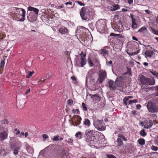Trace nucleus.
I'll use <instances>...</instances> for the list:
<instances>
[{
  "mask_svg": "<svg viewBox=\"0 0 158 158\" xmlns=\"http://www.w3.org/2000/svg\"><path fill=\"white\" fill-rule=\"evenodd\" d=\"M110 36L112 37L110 38V41L114 44V45H122L123 44L124 37L121 34L111 33Z\"/></svg>",
  "mask_w": 158,
  "mask_h": 158,
  "instance_id": "nucleus-1",
  "label": "nucleus"
},
{
  "mask_svg": "<svg viewBox=\"0 0 158 158\" xmlns=\"http://www.w3.org/2000/svg\"><path fill=\"white\" fill-rule=\"evenodd\" d=\"M90 6L83 7L80 10V16L83 20L88 21L89 19L90 14L93 11Z\"/></svg>",
  "mask_w": 158,
  "mask_h": 158,
  "instance_id": "nucleus-2",
  "label": "nucleus"
},
{
  "mask_svg": "<svg viewBox=\"0 0 158 158\" xmlns=\"http://www.w3.org/2000/svg\"><path fill=\"white\" fill-rule=\"evenodd\" d=\"M27 9L28 11H31L29 14H27V19L29 21L33 22L36 18L39 10L36 8L30 6H28Z\"/></svg>",
  "mask_w": 158,
  "mask_h": 158,
  "instance_id": "nucleus-3",
  "label": "nucleus"
},
{
  "mask_svg": "<svg viewBox=\"0 0 158 158\" xmlns=\"http://www.w3.org/2000/svg\"><path fill=\"white\" fill-rule=\"evenodd\" d=\"M95 133L94 131L90 130H87L85 132V137L86 138V141L90 143L93 142L95 138L94 135Z\"/></svg>",
  "mask_w": 158,
  "mask_h": 158,
  "instance_id": "nucleus-4",
  "label": "nucleus"
},
{
  "mask_svg": "<svg viewBox=\"0 0 158 158\" xmlns=\"http://www.w3.org/2000/svg\"><path fill=\"white\" fill-rule=\"evenodd\" d=\"M93 125L95 128L99 131H105L106 129V126L103 122V120L99 119L94 120L93 122Z\"/></svg>",
  "mask_w": 158,
  "mask_h": 158,
  "instance_id": "nucleus-5",
  "label": "nucleus"
},
{
  "mask_svg": "<svg viewBox=\"0 0 158 158\" xmlns=\"http://www.w3.org/2000/svg\"><path fill=\"white\" fill-rule=\"evenodd\" d=\"M16 10L17 12H18V15H17V21L21 22L23 21L25 19V17L26 14L25 10L22 8H16Z\"/></svg>",
  "mask_w": 158,
  "mask_h": 158,
  "instance_id": "nucleus-6",
  "label": "nucleus"
},
{
  "mask_svg": "<svg viewBox=\"0 0 158 158\" xmlns=\"http://www.w3.org/2000/svg\"><path fill=\"white\" fill-rule=\"evenodd\" d=\"M21 147V142L18 141L14 138L10 139V147L11 149L15 148L20 149Z\"/></svg>",
  "mask_w": 158,
  "mask_h": 158,
  "instance_id": "nucleus-7",
  "label": "nucleus"
},
{
  "mask_svg": "<svg viewBox=\"0 0 158 158\" xmlns=\"http://www.w3.org/2000/svg\"><path fill=\"white\" fill-rule=\"evenodd\" d=\"M86 54L83 55L80 58L81 61L80 62L79 59H77L76 61L75 65L78 67H83L86 63V60L85 58Z\"/></svg>",
  "mask_w": 158,
  "mask_h": 158,
  "instance_id": "nucleus-8",
  "label": "nucleus"
},
{
  "mask_svg": "<svg viewBox=\"0 0 158 158\" xmlns=\"http://www.w3.org/2000/svg\"><path fill=\"white\" fill-rule=\"evenodd\" d=\"M147 107L149 112L151 113L156 112L158 111V107L156 104L150 102L148 103Z\"/></svg>",
  "mask_w": 158,
  "mask_h": 158,
  "instance_id": "nucleus-9",
  "label": "nucleus"
},
{
  "mask_svg": "<svg viewBox=\"0 0 158 158\" xmlns=\"http://www.w3.org/2000/svg\"><path fill=\"white\" fill-rule=\"evenodd\" d=\"M106 77V73L105 71L100 70L99 71V77L98 78V81L99 83L101 84Z\"/></svg>",
  "mask_w": 158,
  "mask_h": 158,
  "instance_id": "nucleus-10",
  "label": "nucleus"
},
{
  "mask_svg": "<svg viewBox=\"0 0 158 158\" xmlns=\"http://www.w3.org/2000/svg\"><path fill=\"white\" fill-rule=\"evenodd\" d=\"M153 124V122L151 119H150L149 120H145V125L144 126V128L145 129H150L152 126Z\"/></svg>",
  "mask_w": 158,
  "mask_h": 158,
  "instance_id": "nucleus-11",
  "label": "nucleus"
},
{
  "mask_svg": "<svg viewBox=\"0 0 158 158\" xmlns=\"http://www.w3.org/2000/svg\"><path fill=\"white\" fill-rule=\"evenodd\" d=\"M109 87L110 90L114 91L116 89V87L115 84H114V82L111 80H109L108 81Z\"/></svg>",
  "mask_w": 158,
  "mask_h": 158,
  "instance_id": "nucleus-12",
  "label": "nucleus"
},
{
  "mask_svg": "<svg viewBox=\"0 0 158 158\" xmlns=\"http://www.w3.org/2000/svg\"><path fill=\"white\" fill-rule=\"evenodd\" d=\"M8 131H5L0 132V140L2 141L6 139L8 136Z\"/></svg>",
  "mask_w": 158,
  "mask_h": 158,
  "instance_id": "nucleus-13",
  "label": "nucleus"
},
{
  "mask_svg": "<svg viewBox=\"0 0 158 158\" xmlns=\"http://www.w3.org/2000/svg\"><path fill=\"white\" fill-rule=\"evenodd\" d=\"M58 31L62 35H68L69 33V31L68 29L64 26L59 28Z\"/></svg>",
  "mask_w": 158,
  "mask_h": 158,
  "instance_id": "nucleus-14",
  "label": "nucleus"
},
{
  "mask_svg": "<svg viewBox=\"0 0 158 158\" xmlns=\"http://www.w3.org/2000/svg\"><path fill=\"white\" fill-rule=\"evenodd\" d=\"M148 78H146L143 75H141L139 78V81L142 85H147Z\"/></svg>",
  "mask_w": 158,
  "mask_h": 158,
  "instance_id": "nucleus-15",
  "label": "nucleus"
},
{
  "mask_svg": "<svg viewBox=\"0 0 158 158\" xmlns=\"http://www.w3.org/2000/svg\"><path fill=\"white\" fill-rule=\"evenodd\" d=\"M123 81V78L122 76L118 77L115 81V85L118 86L120 87V84Z\"/></svg>",
  "mask_w": 158,
  "mask_h": 158,
  "instance_id": "nucleus-16",
  "label": "nucleus"
},
{
  "mask_svg": "<svg viewBox=\"0 0 158 158\" xmlns=\"http://www.w3.org/2000/svg\"><path fill=\"white\" fill-rule=\"evenodd\" d=\"M155 84V80L153 77L148 78L147 85H154Z\"/></svg>",
  "mask_w": 158,
  "mask_h": 158,
  "instance_id": "nucleus-17",
  "label": "nucleus"
},
{
  "mask_svg": "<svg viewBox=\"0 0 158 158\" xmlns=\"http://www.w3.org/2000/svg\"><path fill=\"white\" fill-rule=\"evenodd\" d=\"M153 53L154 52L153 51V50L150 51L147 50L144 53L145 57L146 58H147L148 57L151 58L152 56V55L153 54Z\"/></svg>",
  "mask_w": 158,
  "mask_h": 158,
  "instance_id": "nucleus-18",
  "label": "nucleus"
},
{
  "mask_svg": "<svg viewBox=\"0 0 158 158\" xmlns=\"http://www.w3.org/2000/svg\"><path fill=\"white\" fill-rule=\"evenodd\" d=\"M99 52L100 54L102 55L105 57L106 55L108 56L109 55V51L104 48H102L99 51Z\"/></svg>",
  "mask_w": 158,
  "mask_h": 158,
  "instance_id": "nucleus-19",
  "label": "nucleus"
},
{
  "mask_svg": "<svg viewBox=\"0 0 158 158\" xmlns=\"http://www.w3.org/2000/svg\"><path fill=\"white\" fill-rule=\"evenodd\" d=\"M91 96V98L93 99V100H94L95 101H99L101 99V97L99 96V94H96L94 95L90 94Z\"/></svg>",
  "mask_w": 158,
  "mask_h": 158,
  "instance_id": "nucleus-20",
  "label": "nucleus"
},
{
  "mask_svg": "<svg viewBox=\"0 0 158 158\" xmlns=\"http://www.w3.org/2000/svg\"><path fill=\"white\" fill-rule=\"evenodd\" d=\"M81 117L79 115H75L73 119V121L77 123H78L80 121L81 122Z\"/></svg>",
  "mask_w": 158,
  "mask_h": 158,
  "instance_id": "nucleus-21",
  "label": "nucleus"
},
{
  "mask_svg": "<svg viewBox=\"0 0 158 158\" xmlns=\"http://www.w3.org/2000/svg\"><path fill=\"white\" fill-rule=\"evenodd\" d=\"M120 8V6L118 4H114L113 6L110 7V10L112 11H114L118 10Z\"/></svg>",
  "mask_w": 158,
  "mask_h": 158,
  "instance_id": "nucleus-22",
  "label": "nucleus"
},
{
  "mask_svg": "<svg viewBox=\"0 0 158 158\" xmlns=\"http://www.w3.org/2000/svg\"><path fill=\"white\" fill-rule=\"evenodd\" d=\"M83 123L85 125L87 126L88 127H89L90 126V121L88 118L85 119Z\"/></svg>",
  "mask_w": 158,
  "mask_h": 158,
  "instance_id": "nucleus-23",
  "label": "nucleus"
},
{
  "mask_svg": "<svg viewBox=\"0 0 158 158\" xmlns=\"http://www.w3.org/2000/svg\"><path fill=\"white\" fill-rule=\"evenodd\" d=\"M116 141L118 146L120 147L123 144V140L120 138H118Z\"/></svg>",
  "mask_w": 158,
  "mask_h": 158,
  "instance_id": "nucleus-24",
  "label": "nucleus"
},
{
  "mask_svg": "<svg viewBox=\"0 0 158 158\" xmlns=\"http://www.w3.org/2000/svg\"><path fill=\"white\" fill-rule=\"evenodd\" d=\"M139 144L141 145H143L145 144V140L143 138L139 139L138 140Z\"/></svg>",
  "mask_w": 158,
  "mask_h": 158,
  "instance_id": "nucleus-25",
  "label": "nucleus"
},
{
  "mask_svg": "<svg viewBox=\"0 0 158 158\" xmlns=\"http://www.w3.org/2000/svg\"><path fill=\"white\" fill-rule=\"evenodd\" d=\"M98 27L102 31H104L105 30L106 26L104 24L100 23L98 25Z\"/></svg>",
  "mask_w": 158,
  "mask_h": 158,
  "instance_id": "nucleus-26",
  "label": "nucleus"
},
{
  "mask_svg": "<svg viewBox=\"0 0 158 158\" xmlns=\"http://www.w3.org/2000/svg\"><path fill=\"white\" fill-rule=\"evenodd\" d=\"M118 138H120L121 139H122L124 141H126L127 140V138L125 137L122 134L120 133L118 135Z\"/></svg>",
  "mask_w": 158,
  "mask_h": 158,
  "instance_id": "nucleus-27",
  "label": "nucleus"
},
{
  "mask_svg": "<svg viewBox=\"0 0 158 158\" xmlns=\"http://www.w3.org/2000/svg\"><path fill=\"white\" fill-rule=\"evenodd\" d=\"M118 16L117 15V16L115 17L114 19V24L121 22L120 21V19L118 17Z\"/></svg>",
  "mask_w": 158,
  "mask_h": 158,
  "instance_id": "nucleus-28",
  "label": "nucleus"
},
{
  "mask_svg": "<svg viewBox=\"0 0 158 158\" xmlns=\"http://www.w3.org/2000/svg\"><path fill=\"white\" fill-rule=\"evenodd\" d=\"M0 154L1 156H5L6 155L7 153L5 152L4 149L2 148L1 149Z\"/></svg>",
  "mask_w": 158,
  "mask_h": 158,
  "instance_id": "nucleus-29",
  "label": "nucleus"
},
{
  "mask_svg": "<svg viewBox=\"0 0 158 158\" xmlns=\"http://www.w3.org/2000/svg\"><path fill=\"white\" fill-rule=\"evenodd\" d=\"M115 27L116 28H118V29H122L123 27V26L122 24V23L121 22H120V23H118L117 24H115Z\"/></svg>",
  "mask_w": 158,
  "mask_h": 158,
  "instance_id": "nucleus-30",
  "label": "nucleus"
},
{
  "mask_svg": "<svg viewBox=\"0 0 158 158\" xmlns=\"http://www.w3.org/2000/svg\"><path fill=\"white\" fill-rule=\"evenodd\" d=\"M139 134L143 137H144L147 135V133L145 132V130L143 129L140 131Z\"/></svg>",
  "mask_w": 158,
  "mask_h": 158,
  "instance_id": "nucleus-31",
  "label": "nucleus"
},
{
  "mask_svg": "<svg viewBox=\"0 0 158 158\" xmlns=\"http://www.w3.org/2000/svg\"><path fill=\"white\" fill-rule=\"evenodd\" d=\"M5 62V59L4 58L2 59L0 63V68L1 69H3L4 67V65Z\"/></svg>",
  "mask_w": 158,
  "mask_h": 158,
  "instance_id": "nucleus-32",
  "label": "nucleus"
},
{
  "mask_svg": "<svg viewBox=\"0 0 158 158\" xmlns=\"http://www.w3.org/2000/svg\"><path fill=\"white\" fill-rule=\"evenodd\" d=\"M88 62L90 67H92L94 66V63L92 61L90 58L88 57L87 59Z\"/></svg>",
  "mask_w": 158,
  "mask_h": 158,
  "instance_id": "nucleus-33",
  "label": "nucleus"
},
{
  "mask_svg": "<svg viewBox=\"0 0 158 158\" xmlns=\"http://www.w3.org/2000/svg\"><path fill=\"white\" fill-rule=\"evenodd\" d=\"M75 136L79 139H81L82 138V134L80 131H78L77 133L75 135Z\"/></svg>",
  "mask_w": 158,
  "mask_h": 158,
  "instance_id": "nucleus-34",
  "label": "nucleus"
},
{
  "mask_svg": "<svg viewBox=\"0 0 158 158\" xmlns=\"http://www.w3.org/2000/svg\"><path fill=\"white\" fill-rule=\"evenodd\" d=\"M137 24L136 23V21H134V20L133 21L132 24V27L133 29H135L137 28Z\"/></svg>",
  "mask_w": 158,
  "mask_h": 158,
  "instance_id": "nucleus-35",
  "label": "nucleus"
},
{
  "mask_svg": "<svg viewBox=\"0 0 158 158\" xmlns=\"http://www.w3.org/2000/svg\"><path fill=\"white\" fill-rule=\"evenodd\" d=\"M124 74H129L130 76H131L132 74L131 73V68L127 67V71Z\"/></svg>",
  "mask_w": 158,
  "mask_h": 158,
  "instance_id": "nucleus-36",
  "label": "nucleus"
},
{
  "mask_svg": "<svg viewBox=\"0 0 158 158\" xmlns=\"http://www.w3.org/2000/svg\"><path fill=\"white\" fill-rule=\"evenodd\" d=\"M82 107L84 111H87V108L84 103H82Z\"/></svg>",
  "mask_w": 158,
  "mask_h": 158,
  "instance_id": "nucleus-37",
  "label": "nucleus"
},
{
  "mask_svg": "<svg viewBox=\"0 0 158 158\" xmlns=\"http://www.w3.org/2000/svg\"><path fill=\"white\" fill-rule=\"evenodd\" d=\"M150 72L156 77H158V73L156 72L155 71H151Z\"/></svg>",
  "mask_w": 158,
  "mask_h": 158,
  "instance_id": "nucleus-38",
  "label": "nucleus"
},
{
  "mask_svg": "<svg viewBox=\"0 0 158 158\" xmlns=\"http://www.w3.org/2000/svg\"><path fill=\"white\" fill-rule=\"evenodd\" d=\"M34 73V71H32V72H31V71L29 72H28V75H26V78H29L30 77H31L32 76V74H33Z\"/></svg>",
  "mask_w": 158,
  "mask_h": 158,
  "instance_id": "nucleus-39",
  "label": "nucleus"
},
{
  "mask_svg": "<svg viewBox=\"0 0 158 158\" xmlns=\"http://www.w3.org/2000/svg\"><path fill=\"white\" fill-rule=\"evenodd\" d=\"M137 102V100L136 99H135L133 100H130L128 102V104L131 105L132 103H136Z\"/></svg>",
  "mask_w": 158,
  "mask_h": 158,
  "instance_id": "nucleus-40",
  "label": "nucleus"
},
{
  "mask_svg": "<svg viewBox=\"0 0 158 158\" xmlns=\"http://www.w3.org/2000/svg\"><path fill=\"white\" fill-rule=\"evenodd\" d=\"M8 121L6 119H5L1 122V124H8Z\"/></svg>",
  "mask_w": 158,
  "mask_h": 158,
  "instance_id": "nucleus-41",
  "label": "nucleus"
},
{
  "mask_svg": "<svg viewBox=\"0 0 158 158\" xmlns=\"http://www.w3.org/2000/svg\"><path fill=\"white\" fill-rule=\"evenodd\" d=\"M147 30V28L144 27H142L140 29H139V30L138 31V32H143L144 31L146 30Z\"/></svg>",
  "mask_w": 158,
  "mask_h": 158,
  "instance_id": "nucleus-42",
  "label": "nucleus"
},
{
  "mask_svg": "<svg viewBox=\"0 0 158 158\" xmlns=\"http://www.w3.org/2000/svg\"><path fill=\"white\" fill-rule=\"evenodd\" d=\"M67 102L68 105L71 106L73 104V101L72 99H69L68 100Z\"/></svg>",
  "mask_w": 158,
  "mask_h": 158,
  "instance_id": "nucleus-43",
  "label": "nucleus"
},
{
  "mask_svg": "<svg viewBox=\"0 0 158 158\" xmlns=\"http://www.w3.org/2000/svg\"><path fill=\"white\" fill-rule=\"evenodd\" d=\"M27 150L29 152L31 153H32L33 151V149L31 147H27Z\"/></svg>",
  "mask_w": 158,
  "mask_h": 158,
  "instance_id": "nucleus-44",
  "label": "nucleus"
},
{
  "mask_svg": "<svg viewBox=\"0 0 158 158\" xmlns=\"http://www.w3.org/2000/svg\"><path fill=\"white\" fill-rule=\"evenodd\" d=\"M59 137V136L58 135H56V136H55L54 137V138L52 139V140H53V141L59 140V139L58 138Z\"/></svg>",
  "mask_w": 158,
  "mask_h": 158,
  "instance_id": "nucleus-45",
  "label": "nucleus"
},
{
  "mask_svg": "<svg viewBox=\"0 0 158 158\" xmlns=\"http://www.w3.org/2000/svg\"><path fill=\"white\" fill-rule=\"evenodd\" d=\"M19 149H17L16 148L14 149V150L13 153L15 155H17L18 154L19 152L18 150Z\"/></svg>",
  "mask_w": 158,
  "mask_h": 158,
  "instance_id": "nucleus-46",
  "label": "nucleus"
},
{
  "mask_svg": "<svg viewBox=\"0 0 158 158\" xmlns=\"http://www.w3.org/2000/svg\"><path fill=\"white\" fill-rule=\"evenodd\" d=\"M108 158H116V157L113 155L108 154L106 155Z\"/></svg>",
  "mask_w": 158,
  "mask_h": 158,
  "instance_id": "nucleus-47",
  "label": "nucleus"
},
{
  "mask_svg": "<svg viewBox=\"0 0 158 158\" xmlns=\"http://www.w3.org/2000/svg\"><path fill=\"white\" fill-rule=\"evenodd\" d=\"M151 149L154 151H156L158 149V148L156 146L153 145L151 147Z\"/></svg>",
  "mask_w": 158,
  "mask_h": 158,
  "instance_id": "nucleus-48",
  "label": "nucleus"
},
{
  "mask_svg": "<svg viewBox=\"0 0 158 158\" xmlns=\"http://www.w3.org/2000/svg\"><path fill=\"white\" fill-rule=\"evenodd\" d=\"M154 88H155V90L156 91V95L158 96V86L154 87Z\"/></svg>",
  "mask_w": 158,
  "mask_h": 158,
  "instance_id": "nucleus-49",
  "label": "nucleus"
},
{
  "mask_svg": "<svg viewBox=\"0 0 158 158\" xmlns=\"http://www.w3.org/2000/svg\"><path fill=\"white\" fill-rule=\"evenodd\" d=\"M139 52V50H138L136 52H131V55H134L138 54Z\"/></svg>",
  "mask_w": 158,
  "mask_h": 158,
  "instance_id": "nucleus-50",
  "label": "nucleus"
},
{
  "mask_svg": "<svg viewBox=\"0 0 158 158\" xmlns=\"http://www.w3.org/2000/svg\"><path fill=\"white\" fill-rule=\"evenodd\" d=\"M76 2L79 4L80 6H84L85 4L81 2H80L78 1H76Z\"/></svg>",
  "mask_w": 158,
  "mask_h": 158,
  "instance_id": "nucleus-51",
  "label": "nucleus"
},
{
  "mask_svg": "<svg viewBox=\"0 0 158 158\" xmlns=\"http://www.w3.org/2000/svg\"><path fill=\"white\" fill-rule=\"evenodd\" d=\"M81 123V122L80 121L78 123H76L75 122H74L72 124V125L74 126H78L79 124Z\"/></svg>",
  "mask_w": 158,
  "mask_h": 158,
  "instance_id": "nucleus-52",
  "label": "nucleus"
},
{
  "mask_svg": "<svg viewBox=\"0 0 158 158\" xmlns=\"http://www.w3.org/2000/svg\"><path fill=\"white\" fill-rule=\"evenodd\" d=\"M42 136L43 138L45 139H47L48 138V136L45 134H44Z\"/></svg>",
  "mask_w": 158,
  "mask_h": 158,
  "instance_id": "nucleus-53",
  "label": "nucleus"
},
{
  "mask_svg": "<svg viewBox=\"0 0 158 158\" xmlns=\"http://www.w3.org/2000/svg\"><path fill=\"white\" fill-rule=\"evenodd\" d=\"M152 32L155 34L158 35V30H153Z\"/></svg>",
  "mask_w": 158,
  "mask_h": 158,
  "instance_id": "nucleus-54",
  "label": "nucleus"
},
{
  "mask_svg": "<svg viewBox=\"0 0 158 158\" xmlns=\"http://www.w3.org/2000/svg\"><path fill=\"white\" fill-rule=\"evenodd\" d=\"M73 142V139L71 138H69L68 139V140L67 141V142L68 143H72Z\"/></svg>",
  "mask_w": 158,
  "mask_h": 158,
  "instance_id": "nucleus-55",
  "label": "nucleus"
},
{
  "mask_svg": "<svg viewBox=\"0 0 158 158\" xmlns=\"http://www.w3.org/2000/svg\"><path fill=\"white\" fill-rule=\"evenodd\" d=\"M127 101H125V99H123V102L124 104V105L125 106H127V105L128 103H127Z\"/></svg>",
  "mask_w": 158,
  "mask_h": 158,
  "instance_id": "nucleus-56",
  "label": "nucleus"
},
{
  "mask_svg": "<svg viewBox=\"0 0 158 158\" xmlns=\"http://www.w3.org/2000/svg\"><path fill=\"white\" fill-rule=\"evenodd\" d=\"M46 80V79H44L43 80H41L39 82V84H41L42 82H45V81Z\"/></svg>",
  "mask_w": 158,
  "mask_h": 158,
  "instance_id": "nucleus-57",
  "label": "nucleus"
},
{
  "mask_svg": "<svg viewBox=\"0 0 158 158\" xmlns=\"http://www.w3.org/2000/svg\"><path fill=\"white\" fill-rule=\"evenodd\" d=\"M141 107V106L140 104H137L136 106V108L138 109H140Z\"/></svg>",
  "mask_w": 158,
  "mask_h": 158,
  "instance_id": "nucleus-58",
  "label": "nucleus"
},
{
  "mask_svg": "<svg viewBox=\"0 0 158 158\" xmlns=\"http://www.w3.org/2000/svg\"><path fill=\"white\" fill-rule=\"evenodd\" d=\"M139 124L141 125V126H144V122H140L139 123Z\"/></svg>",
  "mask_w": 158,
  "mask_h": 158,
  "instance_id": "nucleus-59",
  "label": "nucleus"
},
{
  "mask_svg": "<svg viewBox=\"0 0 158 158\" xmlns=\"http://www.w3.org/2000/svg\"><path fill=\"white\" fill-rule=\"evenodd\" d=\"M64 7V5L63 4H61V6H58L57 7V9H61V8H63Z\"/></svg>",
  "mask_w": 158,
  "mask_h": 158,
  "instance_id": "nucleus-60",
  "label": "nucleus"
},
{
  "mask_svg": "<svg viewBox=\"0 0 158 158\" xmlns=\"http://www.w3.org/2000/svg\"><path fill=\"white\" fill-rule=\"evenodd\" d=\"M65 4L66 5H68V4L72 5V2H66V3H65Z\"/></svg>",
  "mask_w": 158,
  "mask_h": 158,
  "instance_id": "nucleus-61",
  "label": "nucleus"
},
{
  "mask_svg": "<svg viewBox=\"0 0 158 158\" xmlns=\"http://www.w3.org/2000/svg\"><path fill=\"white\" fill-rule=\"evenodd\" d=\"M131 113L135 115H136V110H133L131 111Z\"/></svg>",
  "mask_w": 158,
  "mask_h": 158,
  "instance_id": "nucleus-62",
  "label": "nucleus"
},
{
  "mask_svg": "<svg viewBox=\"0 0 158 158\" xmlns=\"http://www.w3.org/2000/svg\"><path fill=\"white\" fill-rule=\"evenodd\" d=\"M71 78L72 80H74L75 81H76V78H75V77L74 76H72L71 77Z\"/></svg>",
  "mask_w": 158,
  "mask_h": 158,
  "instance_id": "nucleus-63",
  "label": "nucleus"
},
{
  "mask_svg": "<svg viewBox=\"0 0 158 158\" xmlns=\"http://www.w3.org/2000/svg\"><path fill=\"white\" fill-rule=\"evenodd\" d=\"M128 3L129 4H132L133 2V0H127Z\"/></svg>",
  "mask_w": 158,
  "mask_h": 158,
  "instance_id": "nucleus-64",
  "label": "nucleus"
}]
</instances>
